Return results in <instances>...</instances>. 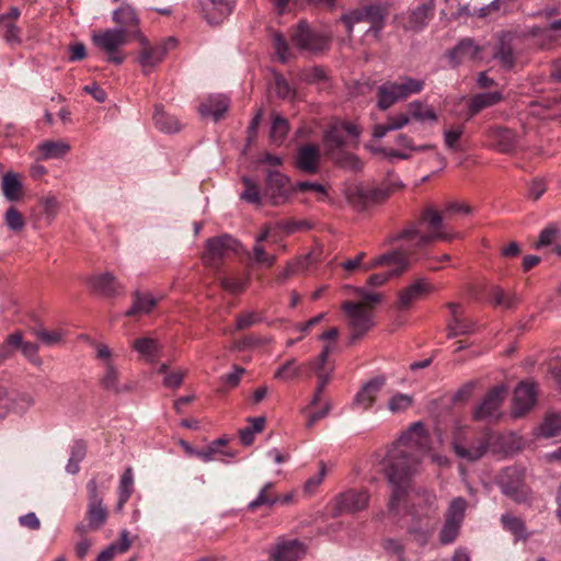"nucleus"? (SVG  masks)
I'll use <instances>...</instances> for the list:
<instances>
[{"mask_svg":"<svg viewBox=\"0 0 561 561\" xmlns=\"http://www.w3.org/2000/svg\"><path fill=\"white\" fill-rule=\"evenodd\" d=\"M332 351L333 345H324L318 357L309 363V366L314 371H322L327 370L328 368H334V365L329 363V355L331 354Z\"/></svg>","mask_w":561,"mask_h":561,"instance_id":"13d9d810","label":"nucleus"},{"mask_svg":"<svg viewBox=\"0 0 561 561\" xmlns=\"http://www.w3.org/2000/svg\"><path fill=\"white\" fill-rule=\"evenodd\" d=\"M131 347L146 358L153 359L161 346L157 340L140 337L131 343Z\"/></svg>","mask_w":561,"mask_h":561,"instance_id":"49530a36","label":"nucleus"},{"mask_svg":"<svg viewBox=\"0 0 561 561\" xmlns=\"http://www.w3.org/2000/svg\"><path fill=\"white\" fill-rule=\"evenodd\" d=\"M434 291H436V287L432 283L425 278H419L399 291L398 306L401 310H408L416 301Z\"/></svg>","mask_w":561,"mask_h":561,"instance_id":"aec40b11","label":"nucleus"},{"mask_svg":"<svg viewBox=\"0 0 561 561\" xmlns=\"http://www.w3.org/2000/svg\"><path fill=\"white\" fill-rule=\"evenodd\" d=\"M241 181L244 185V191L240 194V198L250 204L261 205L262 196L257 184L247 176H243Z\"/></svg>","mask_w":561,"mask_h":561,"instance_id":"3c124183","label":"nucleus"},{"mask_svg":"<svg viewBox=\"0 0 561 561\" xmlns=\"http://www.w3.org/2000/svg\"><path fill=\"white\" fill-rule=\"evenodd\" d=\"M295 190L296 186L280 172L273 171L267 174L264 195L271 205L286 204Z\"/></svg>","mask_w":561,"mask_h":561,"instance_id":"2eb2a0df","label":"nucleus"},{"mask_svg":"<svg viewBox=\"0 0 561 561\" xmlns=\"http://www.w3.org/2000/svg\"><path fill=\"white\" fill-rule=\"evenodd\" d=\"M306 554V546L297 540H278L271 554L273 561H299Z\"/></svg>","mask_w":561,"mask_h":561,"instance_id":"5701e85b","label":"nucleus"},{"mask_svg":"<svg viewBox=\"0 0 561 561\" xmlns=\"http://www.w3.org/2000/svg\"><path fill=\"white\" fill-rule=\"evenodd\" d=\"M501 522L504 528L512 533L516 539L527 538L526 526L520 518L507 513L502 515Z\"/></svg>","mask_w":561,"mask_h":561,"instance_id":"de8ad7c7","label":"nucleus"},{"mask_svg":"<svg viewBox=\"0 0 561 561\" xmlns=\"http://www.w3.org/2000/svg\"><path fill=\"white\" fill-rule=\"evenodd\" d=\"M291 42L300 50L318 54L328 48L330 37L313 31L306 21H300L291 32Z\"/></svg>","mask_w":561,"mask_h":561,"instance_id":"f8f14e48","label":"nucleus"},{"mask_svg":"<svg viewBox=\"0 0 561 561\" xmlns=\"http://www.w3.org/2000/svg\"><path fill=\"white\" fill-rule=\"evenodd\" d=\"M95 357L101 367L100 387L107 392L122 394L131 391V386L122 382V373L115 362L113 351L105 344L95 345Z\"/></svg>","mask_w":561,"mask_h":561,"instance_id":"423d86ee","label":"nucleus"},{"mask_svg":"<svg viewBox=\"0 0 561 561\" xmlns=\"http://www.w3.org/2000/svg\"><path fill=\"white\" fill-rule=\"evenodd\" d=\"M451 445L459 458L473 462L485 455L490 439L486 434L473 437L468 427L458 425L454 428Z\"/></svg>","mask_w":561,"mask_h":561,"instance_id":"0eeeda50","label":"nucleus"},{"mask_svg":"<svg viewBox=\"0 0 561 561\" xmlns=\"http://www.w3.org/2000/svg\"><path fill=\"white\" fill-rule=\"evenodd\" d=\"M466 507H467L466 500L462 497H456L455 500L451 501V503L449 505L446 519L454 520V522L461 524V522L463 519Z\"/></svg>","mask_w":561,"mask_h":561,"instance_id":"bf43d9fd","label":"nucleus"},{"mask_svg":"<svg viewBox=\"0 0 561 561\" xmlns=\"http://www.w3.org/2000/svg\"><path fill=\"white\" fill-rule=\"evenodd\" d=\"M446 307L449 316L446 321L447 337L454 339L460 335H470L476 332L477 323L465 316V308L461 304L448 302Z\"/></svg>","mask_w":561,"mask_h":561,"instance_id":"dca6fc26","label":"nucleus"},{"mask_svg":"<svg viewBox=\"0 0 561 561\" xmlns=\"http://www.w3.org/2000/svg\"><path fill=\"white\" fill-rule=\"evenodd\" d=\"M248 421L250 426L239 431L240 440L245 446H250L253 443L254 435L264 430L266 422L264 416L250 417Z\"/></svg>","mask_w":561,"mask_h":561,"instance_id":"a18cd8bd","label":"nucleus"},{"mask_svg":"<svg viewBox=\"0 0 561 561\" xmlns=\"http://www.w3.org/2000/svg\"><path fill=\"white\" fill-rule=\"evenodd\" d=\"M413 404V398L404 393H396L388 403L391 413H401L407 411Z\"/></svg>","mask_w":561,"mask_h":561,"instance_id":"864d4df0","label":"nucleus"},{"mask_svg":"<svg viewBox=\"0 0 561 561\" xmlns=\"http://www.w3.org/2000/svg\"><path fill=\"white\" fill-rule=\"evenodd\" d=\"M507 388L503 385L491 389L473 413V419L496 420L501 415V405L506 397Z\"/></svg>","mask_w":561,"mask_h":561,"instance_id":"a211bd4d","label":"nucleus"},{"mask_svg":"<svg viewBox=\"0 0 561 561\" xmlns=\"http://www.w3.org/2000/svg\"><path fill=\"white\" fill-rule=\"evenodd\" d=\"M387 508L393 518L409 515L411 520H434L438 510L437 497L432 490L411 483L404 486L403 494L397 501V510H391L390 499Z\"/></svg>","mask_w":561,"mask_h":561,"instance_id":"7ed1b4c3","label":"nucleus"},{"mask_svg":"<svg viewBox=\"0 0 561 561\" xmlns=\"http://www.w3.org/2000/svg\"><path fill=\"white\" fill-rule=\"evenodd\" d=\"M301 373V367L296 364V359L291 358L285 362L275 373V378L285 381L297 378Z\"/></svg>","mask_w":561,"mask_h":561,"instance_id":"603ef678","label":"nucleus"},{"mask_svg":"<svg viewBox=\"0 0 561 561\" xmlns=\"http://www.w3.org/2000/svg\"><path fill=\"white\" fill-rule=\"evenodd\" d=\"M408 115L410 116V121L411 119H415L420 123H424V122H436L437 121V115L436 113L434 112V110L420 102V101H413L411 103L408 104Z\"/></svg>","mask_w":561,"mask_h":561,"instance_id":"58836bf2","label":"nucleus"},{"mask_svg":"<svg viewBox=\"0 0 561 561\" xmlns=\"http://www.w3.org/2000/svg\"><path fill=\"white\" fill-rule=\"evenodd\" d=\"M253 260L256 264L265 267H271L276 262V255L267 254L262 245V243H256L253 247L252 251Z\"/></svg>","mask_w":561,"mask_h":561,"instance_id":"052dcab7","label":"nucleus"},{"mask_svg":"<svg viewBox=\"0 0 561 561\" xmlns=\"http://www.w3.org/2000/svg\"><path fill=\"white\" fill-rule=\"evenodd\" d=\"M354 300L343 302L342 310L347 317L351 342L363 337L374 327V312L382 301V295L365 287H351Z\"/></svg>","mask_w":561,"mask_h":561,"instance_id":"f03ea898","label":"nucleus"},{"mask_svg":"<svg viewBox=\"0 0 561 561\" xmlns=\"http://www.w3.org/2000/svg\"><path fill=\"white\" fill-rule=\"evenodd\" d=\"M341 20L350 34L357 30L379 39V33L385 26L386 13L378 5H367L348 11L341 16Z\"/></svg>","mask_w":561,"mask_h":561,"instance_id":"39448f33","label":"nucleus"},{"mask_svg":"<svg viewBox=\"0 0 561 561\" xmlns=\"http://www.w3.org/2000/svg\"><path fill=\"white\" fill-rule=\"evenodd\" d=\"M33 334L45 345L51 346L62 342V332L59 330L48 331L44 328H38L33 331Z\"/></svg>","mask_w":561,"mask_h":561,"instance_id":"4d7b16f0","label":"nucleus"},{"mask_svg":"<svg viewBox=\"0 0 561 561\" xmlns=\"http://www.w3.org/2000/svg\"><path fill=\"white\" fill-rule=\"evenodd\" d=\"M460 523L446 519L445 525L440 531V541L443 543H450L458 535Z\"/></svg>","mask_w":561,"mask_h":561,"instance_id":"69168bd1","label":"nucleus"},{"mask_svg":"<svg viewBox=\"0 0 561 561\" xmlns=\"http://www.w3.org/2000/svg\"><path fill=\"white\" fill-rule=\"evenodd\" d=\"M88 490V511L87 520L91 530L101 528L107 519V511L103 504V499L99 492L98 482L91 479L87 484Z\"/></svg>","mask_w":561,"mask_h":561,"instance_id":"f3484780","label":"nucleus"},{"mask_svg":"<svg viewBox=\"0 0 561 561\" xmlns=\"http://www.w3.org/2000/svg\"><path fill=\"white\" fill-rule=\"evenodd\" d=\"M426 446L427 436L424 426L416 422L388 451L382 471L391 485V510H397V501L403 494L404 486L411 484L412 477L417 473Z\"/></svg>","mask_w":561,"mask_h":561,"instance_id":"f257e3e1","label":"nucleus"},{"mask_svg":"<svg viewBox=\"0 0 561 561\" xmlns=\"http://www.w3.org/2000/svg\"><path fill=\"white\" fill-rule=\"evenodd\" d=\"M463 134L462 126H455L444 130V142L448 149H457L458 141Z\"/></svg>","mask_w":561,"mask_h":561,"instance_id":"338daca9","label":"nucleus"},{"mask_svg":"<svg viewBox=\"0 0 561 561\" xmlns=\"http://www.w3.org/2000/svg\"><path fill=\"white\" fill-rule=\"evenodd\" d=\"M481 49L474 44L473 41L466 38L462 39L449 54L450 59L455 61V65L460 64L463 60L476 59Z\"/></svg>","mask_w":561,"mask_h":561,"instance_id":"f704fd0d","label":"nucleus"},{"mask_svg":"<svg viewBox=\"0 0 561 561\" xmlns=\"http://www.w3.org/2000/svg\"><path fill=\"white\" fill-rule=\"evenodd\" d=\"M229 108V100L224 95L210 96L198 107L203 117H211L215 122L219 121Z\"/></svg>","mask_w":561,"mask_h":561,"instance_id":"c85d7f7f","label":"nucleus"},{"mask_svg":"<svg viewBox=\"0 0 561 561\" xmlns=\"http://www.w3.org/2000/svg\"><path fill=\"white\" fill-rule=\"evenodd\" d=\"M453 237L444 231L442 215L433 207L425 208L417 226H409L399 231L393 240H404L410 248L420 249L437 240L450 241Z\"/></svg>","mask_w":561,"mask_h":561,"instance_id":"20e7f679","label":"nucleus"},{"mask_svg":"<svg viewBox=\"0 0 561 561\" xmlns=\"http://www.w3.org/2000/svg\"><path fill=\"white\" fill-rule=\"evenodd\" d=\"M134 491V474L130 467L126 468L121 477L118 494L124 499H129Z\"/></svg>","mask_w":561,"mask_h":561,"instance_id":"e2e57ef3","label":"nucleus"},{"mask_svg":"<svg viewBox=\"0 0 561 561\" xmlns=\"http://www.w3.org/2000/svg\"><path fill=\"white\" fill-rule=\"evenodd\" d=\"M7 18H0V26L3 30V37L9 44H21V30L14 22H7Z\"/></svg>","mask_w":561,"mask_h":561,"instance_id":"6e6d98bb","label":"nucleus"},{"mask_svg":"<svg viewBox=\"0 0 561 561\" xmlns=\"http://www.w3.org/2000/svg\"><path fill=\"white\" fill-rule=\"evenodd\" d=\"M289 130L288 122L279 114L273 115L270 138L275 144H282Z\"/></svg>","mask_w":561,"mask_h":561,"instance_id":"8fccbe9b","label":"nucleus"},{"mask_svg":"<svg viewBox=\"0 0 561 561\" xmlns=\"http://www.w3.org/2000/svg\"><path fill=\"white\" fill-rule=\"evenodd\" d=\"M432 11L433 5L431 4L419 5L414 11L411 12L407 27L411 30H417L424 26L428 21Z\"/></svg>","mask_w":561,"mask_h":561,"instance_id":"09e8293b","label":"nucleus"},{"mask_svg":"<svg viewBox=\"0 0 561 561\" xmlns=\"http://www.w3.org/2000/svg\"><path fill=\"white\" fill-rule=\"evenodd\" d=\"M345 194L348 203L356 209H364L373 204L369 188L353 186Z\"/></svg>","mask_w":561,"mask_h":561,"instance_id":"a19ab883","label":"nucleus"},{"mask_svg":"<svg viewBox=\"0 0 561 561\" xmlns=\"http://www.w3.org/2000/svg\"><path fill=\"white\" fill-rule=\"evenodd\" d=\"M1 190L4 198L9 202L21 201L25 195L22 176L13 171L3 174Z\"/></svg>","mask_w":561,"mask_h":561,"instance_id":"bb28decb","label":"nucleus"},{"mask_svg":"<svg viewBox=\"0 0 561 561\" xmlns=\"http://www.w3.org/2000/svg\"><path fill=\"white\" fill-rule=\"evenodd\" d=\"M3 221L7 228L13 233L22 232L26 226L25 217L15 206H10L5 210Z\"/></svg>","mask_w":561,"mask_h":561,"instance_id":"37998d69","label":"nucleus"},{"mask_svg":"<svg viewBox=\"0 0 561 561\" xmlns=\"http://www.w3.org/2000/svg\"><path fill=\"white\" fill-rule=\"evenodd\" d=\"M397 144L399 146L403 147L404 149H407V151H399V150H394V149H389L387 151V154L389 157L399 158V159H409L413 151L433 150V149L436 148V146L432 145V144L423 145V146H420V147H414L412 145V139L410 137H408L407 135H404V134L398 135Z\"/></svg>","mask_w":561,"mask_h":561,"instance_id":"4c0bfd02","label":"nucleus"},{"mask_svg":"<svg viewBox=\"0 0 561 561\" xmlns=\"http://www.w3.org/2000/svg\"><path fill=\"white\" fill-rule=\"evenodd\" d=\"M260 321H261V318L256 312H254V311L244 312L237 317L236 329L239 331L245 330Z\"/></svg>","mask_w":561,"mask_h":561,"instance_id":"774afa93","label":"nucleus"},{"mask_svg":"<svg viewBox=\"0 0 561 561\" xmlns=\"http://www.w3.org/2000/svg\"><path fill=\"white\" fill-rule=\"evenodd\" d=\"M241 244L230 234L209 238L206 241V251L202 255L205 265L217 268L220 263L231 254L239 253Z\"/></svg>","mask_w":561,"mask_h":561,"instance_id":"9b49d317","label":"nucleus"},{"mask_svg":"<svg viewBox=\"0 0 561 561\" xmlns=\"http://www.w3.org/2000/svg\"><path fill=\"white\" fill-rule=\"evenodd\" d=\"M503 94L500 91L478 93L468 101V112L474 116L486 107H491L503 101Z\"/></svg>","mask_w":561,"mask_h":561,"instance_id":"7c9ffc66","label":"nucleus"},{"mask_svg":"<svg viewBox=\"0 0 561 561\" xmlns=\"http://www.w3.org/2000/svg\"><path fill=\"white\" fill-rule=\"evenodd\" d=\"M559 232V228L554 224L549 225L539 233L535 247L539 249L542 247L550 245L554 241Z\"/></svg>","mask_w":561,"mask_h":561,"instance_id":"0e129e2a","label":"nucleus"},{"mask_svg":"<svg viewBox=\"0 0 561 561\" xmlns=\"http://www.w3.org/2000/svg\"><path fill=\"white\" fill-rule=\"evenodd\" d=\"M370 494L367 490L350 489L333 499V515L355 514L368 507Z\"/></svg>","mask_w":561,"mask_h":561,"instance_id":"4468645a","label":"nucleus"},{"mask_svg":"<svg viewBox=\"0 0 561 561\" xmlns=\"http://www.w3.org/2000/svg\"><path fill=\"white\" fill-rule=\"evenodd\" d=\"M134 302L131 307L126 311V316H134L137 313H148L157 305V300L150 295H142L139 291L133 294Z\"/></svg>","mask_w":561,"mask_h":561,"instance_id":"79ce46f5","label":"nucleus"},{"mask_svg":"<svg viewBox=\"0 0 561 561\" xmlns=\"http://www.w3.org/2000/svg\"><path fill=\"white\" fill-rule=\"evenodd\" d=\"M89 285L92 290L105 297H115L124 293V286L111 272L92 276Z\"/></svg>","mask_w":561,"mask_h":561,"instance_id":"393cba45","label":"nucleus"},{"mask_svg":"<svg viewBox=\"0 0 561 561\" xmlns=\"http://www.w3.org/2000/svg\"><path fill=\"white\" fill-rule=\"evenodd\" d=\"M204 19L209 24L221 23L232 11L233 5L226 0H198Z\"/></svg>","mask_w":561,"mask_h":561,"instance_id":"b1692460","label":"nucleus"},{"mask_svg":"<svg viewBox=\"0 0 561 561\" xmlns=\"http://www.w3.org/2000/svg\"><path fill=\"white\" fill-rule=\"evenodd\" d=\"M359 128L348 122H337L325 133L324 140L330 149H337L356 141L359 137Z\"/></svg>","mask_w":561,"mask_h":561,"instance_id":"6ab92c4d","label":"nucleus"},{"mask_svg":"<svg viewBox=\"0 0 561 561\" xmlns=\"http://www.w3.org/2000/svg\"><path fill=\"white\" fill-rule=\"evenodd\" d=\"M561 434V415L548 414L537 428V435L550 438Z\"/></svg>","mask_w":561,"mask_h":561,"instance_id":"c03bdc74","label":"nucleus"},{"mask_svg":"<svg viewBox=\"0 0 561 561\" xmlns=\"http://www.w3.org/2000/svg\"><path fill=\"white\" fill-rule=\"evenodd\" d=\"M273 46L276 51V55L282 62H286L290 58V50L288 47V44L285 39V37L278 33L275 32L273 34Z\"/></svg>","mask_w":561,"mask_h":561,"instance_id":"680f3d73","label":"nucleus"},{"mask_svg":"<svg viewBox=\"0 0 561 561\" xmlns=\"http://www.w3.org/2000/svg\"><path fill=\"white\" fill-rule=\"evenodd\" d=\"M434 531L433 520H412L407 534L419 546H425Z\"/></svg>","mask_w":561,"mask_h":561,"instance_id":"473e14b6","label":"nucleus"},{"mask_svg":"<svg viewBox=\"0 0 561 561\" xmlns=\"http://www.w3.org/2000/svg\"><path fill=\"white\" fill-rule=\"evenodd\" d=\"M378 266H393V270L389 273L400 275L410 266V261L404 251L396 250L375 257L369 263L365 264L363 270L366 272Z\"/></svg>","mask_w":561,"mask_h":561,"instance_id":"4be33fe9","label":"nucleus"},{"mask_svg":"<svg viewBox=\"0 0 561 561\" xmlns=\"http://www.w3.org/2000/svg\"><path fill=\"white\" fill-rule=\"evenodd\" d=\"M113 21L116 23V28H124L128 31L140 30L139 18L134 8L129 4H122L113 11Z\"/></svg>","mask_w":561,"mask_h":561,"instance_id":"c756f323","label":"nucleus"},{"mask_svg":"<svg viewBox=\"0 0 561 561\" xmlns=\"http://www.w3.org/2000/svg\"><path fill=\"white\" fill-rule=\"evenodd\" d=\"M130 37H133L130 32L114 27L93 32L91 41L95 47L107 55L108 61L121 65L124 56L119 54V49L128 43Z\"/></svg>","mask_w":561,"mask_h":561,"instance_id":"9d476101","label":"nucleus"},{"mask_svg":"<svg viewBox=\"0 0 561 561\" xmlns=\"http://www.w3.org/2000/svg\"><path fill=\"white\" fill-rule=\"evenodd\" d=\"M130 545L128 531L124 529L119 534V543H111L106 549L100 552L96 561H112L116 554L126 552L130 548Z\"/></svg>","mask_w":561,"mask_h":561,"instance_id":"ea45409f","label":"nucleus"},{"mask_svg":"<svg viewBox=\"0 0 561 561\" xmlns=\"http://www.w3.org/2000/svg\"><path fill=\"white\" fill-rule=\"evenodd\" d=\"M493 57L497 59L505 69H511L515 65V57L512 47L506 43H501Z\"/></svg>","mask_w":561,"mask_h":561,"instance_id":"5fc2aeb1","label":"nucleus"},{"mask_svg":"<svg viewBox=\"0 0 561 561\" xmlns=\"http://www.w3.org/2000/svg\"><path fill=\"white\" fill-rule=\"evenodd\" d=\"M37 149L42 159H59L70 151V145L62 140H48L39 144Z\"/></svg>","mask_w":561,"mask_h":561,"instance_id":"c9c22d12","label":"nucleus"},{"mask_svg":"<svg viewBox=\"0 0 561 561\" xmlns=\"http://www.w3.org/2000/svg\"><path fill=\"white\" fill-rule=\"evenodd\" d=\"M385 382V377H376L366 382L355 396L354 403L363 410L370 409Z\"/></svg>","mask_w":561,"mask_h":561,"instance_id":"a878e982","label":"nucleus"},{"mask_svg":"<svg viewBox=\"0 0 561 561\" xmlns=\"http://www.w3.org/2000/svg\"><path fill=\"white\" fill-rule=\"evenodd\" d=\"M424 81L411 77H401L398 81L385 82L378 88V107L387 110L398 101L405 100L423 90Z\"/></svg>","mask_w":561,"mask_h":561,"instance_id":"1a4fd4ad","label":"nucleus"},{"mask_svg":"<svg viewBox=\"0 0 561 561\" xmlns=\"http://www.w3.org/2000/svg\"><path fill=\"white\" fill-rule=\"evenodd\" d=\"M402 187L403 184L397 176H389L387 181L381 183L379 186L369 188L373 204L387 199Z\"/></svg>","mask_w":561,"mask_h":561,"instance_id":"72a5a7b5","label":"nucleus"},{"mask_svg":"<svg viewBox=\"0 0 561 561\" xmlns=\"http://www.w3.org/2000/svg\"><path fill=\"white\" fill-rule=\"evenodd\" d=\"M20 350L23 356L34 366L41 367L43 359L38 356V345L23 339L21 332L9 334L2 346H0V363L12 356V350Z\"/></svg>","mask_w":561,"mask_h":561,"instance_id":"ddd939ff","label":"nucleus"},{"mask_svg":"<svg viewBox=\"0 0 561 561\" xmlns=\"http://www.w3.org/2000/svg\"><path fill=\"white\" fill-rule=\"evenodd\" d=\"M153 121L156 127L163 133H176L181 129L180 122L169 113H167L161 105L154 106Z\"/></svg>","mask_w":561,"mask_h":561,"instance_id":"e433bc0d","label":"nucleus"},{"mask_svg":"<svg viewBox=\"0 0 561 561\" xmlns=\"http://www.w3.org/2000/svg\"><path fill=\"white\" fill-rule=\"evenodd\" d=\"M490 137L493 139L496 149L504 153L513 151L518 145L517 136L508 128H494L490 131Z\"/></svg>","mask_w":561,"mask_h":561,"instance_id":"2f4dec72","label":"nucleus"},{"mask_svg":"<svg viewBox=\"0 0 561 561\" xmlns=\"http://www.w3.org/2000/svg\"><path fill=\"white\" fill-rule=\"evenodd\" d=\"M536 388L533 382L522 381L514 391L512 413L515 417L524 415L536 402Z\"/></svg>","mask_w":561,"mask_h":561,"instance_id":"412c9836","label":"nucleus"},{"mask_svg":"<svg viewBox=\"0 0 561 561\" xmlns=\"http://www.w3.org/2000/svg\"><path fill=\"white\" fill-rule=\"evenodd\" d=\"M130 35H133V37L137 39L141 46L137 60L142 69V72L146 75L152 71L160 62H162L168 53L178 44L176 38L168 37L159 44L151 46L141 30L130 31Z\"/></svg>","mask_w":561,"mask_h":561,"instance_id":"6e6552de","label":"nucleus"},{"mask_svg":"<svg viewBox=\"0 0 561 561\" xmlns=\"http://www.w3.org/2000/svg\"><path fill=\"white\" fill-rule=\"evenodd\" d=\"M297 167L308 173H316L319 169L320 152L314 145L302 146L297 153Z\"/></svg>","mask_w":561,"mask_h":561,"instance_id":"cd10ccee","label":"nucleus"}]
</instances>
